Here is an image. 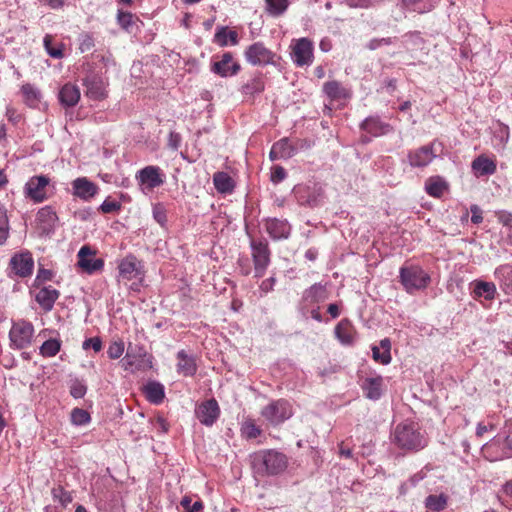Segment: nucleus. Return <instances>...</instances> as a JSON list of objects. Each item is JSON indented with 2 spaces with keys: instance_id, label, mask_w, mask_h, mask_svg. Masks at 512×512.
I'll return each instance as SVG.
<instances>
[{
  "instance_id": "nucleus-1",
  "label": "nucleus",
  "mask_w": 512,
  "mask_h": 512,
  "mask_svg": "<svg viewBox=\"0 0 512 512\" xmlns=\"http://www.w3.org/2000/svg\"><path fill=\"white\" fill-rule=\"evenodd\" d=\"M255 473L261 476H275L284 472L288 466V457L275 449H266L251 456Z\"/></svg>"
},
{
  "instance_id": "nucleus-2",
  "label": "nucleus",
  "mask_w": 512,
  "mask_h": 512,
  "mask_svg": "<svg viewBox=\"0 0 512 512\" xmlns=\"http://www.w3.org/2000/svg\"><path fill=\"white\" fill-rule=\"evenodd\" d=\"M394 444L406 451H418L426 446V440L414 423H400L393 433Z\"/></svg>"
},
{
  "instance_id": "nucleus-3",
  "label": "nucleus",
  "mask_w": 512,
  "mask_h": 512,
  "mask_svg": "<svg viewBox=\"0 0 512 512\" xmlns=\"http://www.w3.org/2000/svg\"><path fill=\"white\" fill-rule=\"evenodd\" d=\"M399 281L407 293L414 294L426 289L431 278L422 267L410 264L404 265L400 268Z\"/></svg>"
},
{
  "instance_id": "nucleus-4",
  "label": "nucleus",
  "mask_w": 512,
  "mask_h": 512,
  "mask_svg": "<svg viewBox=\"0 0 512 512\" xmlns=\"http://www.w3.org/2000/svg\"><path fill=\"white\" fill-rule=\"evenodd\" d=\"M118 281L125 285L131 282L130 289L137 291L144 279V271L141 261L136 256L129 254L118 265Z\"/></svg>"
},
{
  "instance_id": "nucleus-5",
  "label": "nucleus",
  "mask_w": 512,
  "mask_h": 512,
  "mask_svg": "<svg viewBox=\"0 0 512 512\" xmlns=\"http://www.w3.org/2000/svg\"><path fill=\"white\" fill-rule=\"evenodd\" d=\"M249 245L254 265V277L261 278L271 263L272 253L269 243L264 237H250Z\"/></svg>"
},
{
  "instance_id": "nucleus-6",
  "label": "nucleus",
  "mask_w": 512,
  "mask_h": 512,
  "mask_svg": "<svg viewBox=\"0 0 512 512\" xmlns=\"http://www.w3.org/2000/svg\"><path fill=\"white\" fill-rule=\"evenodd\" d=\"M121 362L123 368L127 371L132 373L144 372L153 367V356L147 352L143 345L132 346L130 344Z\"/></svg>"
},
{
  "instance_id": "nucleus-7",
  "label": "nucleus",
  "mask_w": 512,
  "mask_h": 512,
  "mask_svg": "<svg viewBox=\"0 0 512 512\" xmlns=\"http://www.w3.org/2000/svg\"><path fill=\"white\" fill-rule=\"evenodd\" d=\"M293 196L301 206L317 207L325 198V191L321 184H298L292 190Z\"/></svg>"
},
{
  "instance_id": "nucleus-8",
  "label": "nucleus",
  "mask_w": 512,
  "mask_h": 512,
  "mask_svg": "<svg viewBox=\"0 0 512 512\" xmlns=\"http://www.w3.org/2000/svg\"><path fill=\"white\" fill-rule=\"evenodd\" d=\"M34 336V326L26 320L13 322L9 331L10 347L22 350L32 344Z\"/></svg>"
},
{
  "instance_id": "nucleus-9",
  "label": "nucleus",
  "mask_w": 512,
  "mask_h": 512,
  "mask_svg": "<svg viewBox=\"0 0 512 512\" xmlns=\"http://www.w3.org/2000/svg\"><path fill=\"white\" fill-rule=\"evenodd\" d=\"M290 56L297 67L310 66L314 60V44L306 38L295 39L291 43Z\"/></svg>"
},
{
  "instance_id": "nucleus-10",
  "label": "nucleus",
  "mask_w": 512,
  "mask_h": 512,
  "mask_svg": "<svg viewBox=\"0 0 512 512\" xmlns=\"http://www.w3.org/2000/svg\"><path fill=\"white\" fill-rule=\"evenodd\" d=\"M262 417L271 425L277 426L293 415L292 406L285 399H278L261 410Z\"/></svg>"
},
{
  "instance_id": "nucleus-11",
  "label": "nucleus",
  "mask_w": 512,
  "mask_h": 512,
  "mask_svg": "<svg viewBox=\"0 0 512 512\" xmlns=\"http://www.w3.org/2000/svg\"><path fill=\"white\" fill-rule=\"evenodd\" d=\"M51 179L46 175L32 176L24 187L25 197L35 203H42L48 199V189Z\"/></svg>"
},
{
  "instance_id": "nucleus-12",
  "label": "nucleus",
  "mask_w": 512,
  "mask_h": 512,
  "mask_svg": "<svg viewBox=\"0 0 512 512\" xmlns=\"http://www.w3.org/2000/svg\"><path fill=\"white\" fill-rule=\"evenodd\" d=\"M34 269V260L29 251L15 253L8 265V276L10 278H26L32 275Z\"/></svg>"
},
{
  "instance_id": "nucleus-13",
  "label": "nucleus",
  "mask_w": 512,
  "mask_h": 512,
  "mask_svg": "<svg viewBox=\"0 0 512 512\" xmlns=\"http://www.w3.org/2000/svg\"><path fill=\"white\" fill-rule=\"evenodd\" d=\"M136 179L143 192H152L165 182V174L158 166L149 165L137 172Z\"/></svg>"
},
{
  "instance_id": "nucleus-14",
  "label": "nucleus",
  "mask_w": 512,
  "mask_h": 512,
  "mask_svg": "<svg viewBox=\"0 0 512 512\" xmlns=\"http://www.w3.org/2000/svg\"><path fill=\"white\" fill-rule=\"evenodd\" d=\"M328 297L329 292L326 284L315 283L303 291L300 301V310L306 315L310 307L320 305L325 302Z\"/></svg>"
},
{
  "instance_id": "nucleus-15",
  "label": "nucleus",
  "mask_w": 512,
  "mask_h": 512,
  "mask_svg": "<svg viewBox=\"0 0 512 512\" xmlns=\"http://www.w3.org/2000/svg\"><path fill=\"white\" fill-rule=\"evenodd\" d=\"M244 56L247 62L254 66H266L274 64L275 53L262 42H255L247 47Z\"/></svg>"
},
{
  "instance_id": "nucleus-16",
  "label": "nucleus",
  "mask_w": 512,
  "mask_h": 512,
  "mask_svg": "<svg viewBox=\"0 0 512 512\" xmlns=\"http://www.w3.org/2000/svg\"><path fill=\"white\" fill-rule=\"evenodd\" d=\"M210 70L220 77L235 76L241 70L240 64L234 60L231 52H225L220 57H214Z\"/></svg>"
},
{
  "instance_id": "nucleus-17",
  "label": "nucleus",
  "mask_w": 512,
  "mask_h": 512,
  "mask_svg": "<svg viewBox=\"0 0 512 512\" xmlns=\"http://www.w3.org/2000/svg\"><path fill=\"white\" fill-rule=\"evenodd\" d=\"M436 157L434 142L408 151L407 160L413 168H424Z\"/></svg>"
},
{
  "instance_id": "nucleus-18",
  "label": "nucleus",
  "mask_w": 512,
  "mask_h": 512,
  "mask_svg": "<svg viewBox=\"0 0 512 512\" xmlns=\"http://www.w3.org/2000/svg\"><path fill=\"white\" fill-rule=\"evenodd\" d=\"M266 86L265 76L262 72L256 71L244 82L239 91L244 101H253L256 96L264 92Z\"/></svg>"
},
{
  "instance_id": "nucleus-19",
  "label": "nucleus",
  "mask_w": 512,
  "mask_h": 512,
  "mask_svg": "<svg viewBox=\"0 0 512 512\" xmlns=\"http://www.w3.org/2000/svg\"><path fill=\"white\" fill-rule=\"evenodd\" d=\"M195 414L201 424L212 426L220 416L218 402L214 398L203 401L196 407Z\"/></svg>"
},
{
  "instance_id": "nucleus-20",
  "label": "nucleus",
  "mask_w": 512,
  "mask_h": 512,
  "mask_svg": "<svg viewBox=\"0 0 512 512\" xmlns=\"http://www.w3.org/2000/svg\"><path fill=\"white\" fill-rule=\"evenodd\" d=\"M78 265L88 274L101 271L104 267V260L95 257V251L85 245L78 252Z\"/></svg>"
},
{
  "instance_id": "nucleus-21",
  "label": "nucleus",
  "mask_w": 512,
  "mask_h": 512,
  "mask_svg": "<svg viewBox=\"0 0 512 512\" xmlns=\"http://www.w3.org/2000/svg\"><path fill=\"white\" fill-rule=\"evenodd\" d=\"M264 228L273 240L287 239L291 234V225L285 219L267 218Z\"/></svg>"
},
{
  "instance_id": "nucleus-22",
  "label": "nucleus",
  "mask_w": 512,
  "mask_h": 512,
  "mask_svg": "<svg viewBox=\"0 0 512 512\" xmlns=\"http://www.w3.org/2000/svg\"><path fill=\"white\" fill-rule=\"evenodd\" d=\"M360 129L366 133L379 137L393 132V127L380 119L379 116H369L360 124Z\"/></svg>"
},
{
  "instance_id": "nucleus-23",
  "label": "nucleus",
  "mask_w": 512,
  "mask_h": 512,
  "mask_svg": "<svg viewBox=\"0 0 512 512\" xmlns=\"http://www.w3.org/2000/svg\"><path fill=\"white\" fill-rule=\"evenodd\" d=\"M471 169L476 177L493 175L497 170V162L494 157L481 154L471 163Z\"/></svg>"
},
{
  "instance_id": "nucleus-24",
  "label": "nucleus",
  "mask_w": 512,
  "mask_h": 512,
  "mask_svg": "<svg viewBox=\"0 0 512 512\" xmlns=\"http://www.w3.org/2000/svg\"><path fill=\"white\" fill-rule=\"evenodd\" d=\"M72 188L73 195L85 201L93 198L99 191V187L86 177L76 178L72 182Z\"/></svg>"
},
{
  "instance_id": "nucleus-25",
  "label": "nucleus",
  "mask_w": 512,
  "mask_h": 512,
  "mask_svg": "<svg viewBox=\"0 0 512 512\" xmlns=\"http://www.w3.org/2000/svg\"><path fill=\"white\" fill-rule=\"evenodd\" d=\"M86 95L92 100H102L107 97L106 84L102 77L90 75L84 79Z\"/></svg>"
},
{
  "instance_id": "nucleus-26",
  "label": "nucleus",
  "mask_w": 512,
  "mask_h": 512,
  "mask_svg": "<svg viewBox=\"0 0 512 512\" xmlns=\"http://www.w3.org/2000/svg\"><path fill=\"white\" fill-rule=\"evenodd\" d=\"M60 297V292L52 286H42L35 294V301L39 304L44 312H50L57 299Z\"/></svg>"
},
{
  "instance_id": "nucleus-27",
  "label": "nucleus",
  "mask_w": 512,
  "mask_h": 512,
  "mask_svg": "<svg viewBox=\"0 0 512 512\" xmlns=\"http://www.w3.org/2000/svg\"><path fill=\"white\" fill-rule=\"evenodd\" d=\"M335 336L343 345H353L357 338V331L348 318L342 319L335 327Z\"/></svg>"
},
{
  "instance_id": "nucleus-28",
  "label": "nucleus",
  "mask_w": 512,
  "mask_h": 512,
  "mask_svg": "<svg viewBox=\"0 0 512 512\" xmlns=\"http://www.w3.org/2000/svg\"><path fill=\"white\" fill-rule=\"evenodd\" d=\"M296 150L297 148L291 143L289 138L284 137L272 145L269 157L272 161L288 159L294 156Z\"/></svg>"
},
{
  "instance_id": "nucleus-29",
  "label": "nucleus",
  "mask_w": 512,
  "mask_h": 512,
  "mask_svg": "<svg viewBox=\"0 0 512 512\" xmlns=\"http://www.w3.org/2000/svg\"><path fill=\"white\" fill-rule=\"evenodd\" d=\"M80 90L70 82L64 84L58 94L59 102L64 107H74L80 100Z\"/></svg>"
},
{
  "instance_id": "nucleus-30",
  "label": "nucleus",
  "mask_w": 512,
  "mask_h": 512,
  "mask_svg": "<svg viewBox=\"0 0 512 512\" xmlns=\"http://www.w3.org/2000/svg\"><path fill=\"white\" fill-rule=\"evenodd\" d=\"M177 372L185 377H192L197 372V364L194 356L189 355L185 350L177 353Z\"/></svg>"
},
{
  "instance_id": "nucleus-31",
  "label": "nucleus",
  "mask_w": 512,
  "mask_h": 512,
  "mask_svg": "<svg viewBox=\"0 0 512 512\" xmlns=\"http://www.w3.org/2000/svg\"><path fill=\"white\" fill-rule=\"evenodd\" d=\"M23 102L30 108H38L42 101L40 89L31 83H25L20 88Z\"/></svg>"
},
{
  "instance_id": "nucleus-32",
  "label": "nucleus",
  "mask_w": 512,
  "mask_h": 512,
  "mask_svg": "<svg viewBox=\"0 0 512 512\" xmlns=\"http://www.w3.org/2000/svg\"><path fill=\"white\" fill-rule=\"evenodd\" d=\"M323 92L331 101L350 98V92L339 81L331 80L323 84Z\"/></svg>"
},
{
  "instance_id": "nucleus-33",
  "label": "nucleus",
  "mask_w": 512,
  "mask_h": 512,
  "mask_svg": "<svg viewBox=\"0 0 512 512\" xmlns=\"http://www.w3.org/2000/svg\"><path fill=\"white\" fill-rule=\"evenodd\" d=\"M383 378L381 376L364 379L361 388L365 396L371 400H378L382 395Z\"/></svg>"
},
{
  "instance_id": "nucleus-34",
  "label": "nucleus",
  "mask_w": 512,
  "mask_h": 512,
  "mask_svg": "<svg viewBox=\"0 0 512 512\" xmlns=\"http://www.w3.org/2000/svg\"><path fill=\"white\" fill-rule=\"evenodd\" d=\"M213 184L217 192L224 195L232 194L236 186L234 179L223 171L214 173Z\"/></svg>"
},
{
  "instance_id": "nucleus-35",
  "label": "nucleus",
  "mask_w": 512,
  "mask_h": 512,
  "mask_svg": "<svg viewBox=\"0 0 512 512\" xmlns=\"http://www.w3.org/2000/svg\"><path fill=\"white\" fill-rule=\"evenodd\" d=\"M495 279L506 294H512V264H503L494 271Z\"/></svg>"
},
{
  "instance_id": "nucleus-36",
  "label": "nucleus",
  "mask_w": 512,
  "mask_h": 512,
  "mask_svg": "<svg viewBox=\"0 0 512 512\" xmlns=\"http://www.w3.org/2000/svg\"><path fill=\"white\" fill-rule=\"evenodd\" d=\"M471 285L473 286L475 299L484 298L485 300H493L495 298L497 290L493 282L475 280Z\"/></svg>"
},
{
  "instance_id": "nucleus-37",
  "label": "nucleus",
  "mask_w": 512,
  "mask_h": 512,
  "mask_svg": "<svg viewBox=\"0 0 512 512\" xmlns=\"http://www.w3.org/2000/svg\"><path fill=\"white\" fill-rule=\"evenodd\" d=\"M448 187V183L440 176L429 177L425 182L426 193L434 198H441Z\"/></svg>"
},
{
  "instance_id": "nucleus-38",
  "label": "nucleus",
  "mask_w": 512,
  "mask_h": 512,
  "mask_svg": "<svg viewBox=\"0 0 512 512\" xmlns=\"http://www.w3.org/2000/svg\"><path fill=\"white\" fill-rule=\"evenodd\" d=\"M37 220L43 231L50 232L54 229L58 216L51 206H45L38 211Z\"/></svg>"
},
{
  "instance_id": "nucleus-39",
  "label": "nucleus",
  "mask_w": 512,
  "mask_h": 512,
  "mask_svg": "<svg viewBox=\"0 0 512 512\" xmlns=\"http://www.w3.org/2000/svg\"><path fill=\"white\" fill-rule=\"evenodd\" d=\"M144 394L146 399L152 404H160L165 397L164 386L157 381H149L144 386Z\"/></svg>"
},
{
  "instance_id": "nucleus-40",
  "label": "nucleus",
  "mask_w": 512,
  "mask_h": 512,
  "mask_svg": "<svg viewBox=\"0 0 512 512\" xmlns=\"http://www.w3.org/2000/svg\"><path fill=\"white\" fill-rule=\"evenodd\" d=\"M214 42L220 47H226L228 44H238V33L235 30H228L227 27H219L214 35Z\"/></svg>"
},
{
  "instance_id": "nucleus-41",
  "label": "nucleus",
  "mask_w": 512,
  "mask_h": 512,
  "mask_svg": "<svg viewBox=\"0 0 512 512\" xmlns=\"http://www.w3.org/2000/svg\"><path fill=\"white\" fill-rule=\"evenodd\" d=\"M448 499L449 497L444 493L439 495L431 494L425 499V508L427 509V512L443 511L447 507Z\"/></svg>"
},
{
  "instance_id": "nucleus-42",
  "label": "nucleus",
  "mask_w": 512,
  "mask_h": 512,
  "mask_svg": "<svg viewBox=\"0 0 512 512\" xmlns=\"http://www.w3.org/2000/svg\"><path fill=\"white\" fill-rule=\"evenodd\" d=\"M44 48L47 54L54 59H61L64 57V44H53V36L46 34L43 39Z\"/></svg>"
},
{
  "instance_id": "nucleus-43",
  "label": "nucleus",
  "mask_w": 512,
  "mask_h": 512,
  "mask_svg": "<svg viewBox=\"0 0 512 512\" xmlns=\"http://www.w3.org/2000/svg\"><path fill=\"white\" fill-rule=\"evenodd\" d=\"M240 431L241 435L247 440L255 439L262 434V429L252 418H247L242 422Z\"/></svg>"
},
{
  "instance_id": "nucleus-44",
  "label": "nucleus",
  "mask_w": 512,
  "mask_h": 512,
  "mask_svg": "<svg viewBox=\"0 0 512 512\" xmlns=\"http://www.w3.org/2000/svg\"><path fill=\"white\" fill-rule=\"evenodd\" d=\"M267 12L274 16L282 15L288 8V0H265Z\"/></svg>"
},
{
  "instance_id": "nucleus-45",
  "label": "nucleus",
  "mask_w": 512,
  "mask_h": 512,
  "mask_svg": "<svg viewBox=\"0 0 512 512\" xmlns=\"http://www.w3.org/2000/svg\"><path fill=\"white\" fill-rule=\"evenodd\" d=\"M61 348V342L57 339H48L40 347V354L44 357L55 356Z\"/></svg>"
},
{
  "instance_id": "nucleus-46",
  "label": "nucleus",
  "mask_w": 512,
  "mask_h": 512,
  "mask_svg": "<svg viewBox=\"0 0 512 512\" xmlns=\"http://www.w3.org/2000/svg\"><path fill=\"white\" fill-rule=\"evenodd\" d=\"M117 22L122 29L130 33L135 25V17L130 12L118 10Z\"/></svg>"
},
{
  "instance_id": "nucleus-47",
  "label": "nucleus",
  "mask_w": 512,
  "mask_h": 512,
  "mask_svg": "<svg viewBox=\"0 0 512 512\" xmlns=\"http://www.w3.org/2000/svg\"><path fill=\"white\" fill-rule=\"evenodd\" d=\"M51 493L53 499L59 501L63 507H66L73 500L71 493L66 491L61 485L53 487Z\"/></svg>"
},
{
  "instance_id": "nucleus-48",
  "label": "nucleus",
  "mask_w": 512,
  "mask_h": 512,
  "mask_svg": "<svg viewBox=\"0 0 512 512\" xmlns=\"http://www.w3.org/2000/svg\"><path fill=\"white\" fill-rule=\"evenodd\" d=\"M9 236V221L6 209L0 206V245H3Z\"/></svg>"
},
{
  "instance_id": "nucleus-49",
  "label": "nucleus",
  "mask_w": 512,
  "mask_h": 512,
  "mask_svg": "<svg viewBox=\"0 0 512 512\" xmlns=\"http://www.w3.org/2000/svg\"><path fill=\"white\" fill-rule=\"evenodd\" d=\"M91 420L90 414L81 408H74L71 412V421L75 425H85Z\"/></svg>"
},
{
  "instance_id": "nucleus-50",
  "label": "nucleus",
  "mask_w": 512,
  "mask_h": 512,
  "mask_svg": "<svg viewBox=\"0 0 512 512\" xmlns=\"http://www.w3.org/2000/svg\"><path fill=\"white\" fill-rule=\"evenodd\" d=\"M122 208L120 202L112 200L111 197H107L99 207V211L104 214L119 212Z\"/></svg>"
},
{
  "instance_id": "nucleus-51",
  "label": "nucleus",
  "mask_w": 512,
  "mask_h": 512,
  "mask_svg": "<svg viewBox=\"0 0 512 512\" xmlns=\"http://www.w3.org/2000/svg\"><path fill=\"white\" fill-rule=\"evenodd\" d=\"M153 218L161 227H165L167 223V212L163 204L157 203L153 206Z\"/></svg>"
},
{
  "instance_id": "nucleus-52",
  "label": "nucleus",
  "mask_w": 512,
  "mask_h": 512,
  "mask_svg": "<svg viewBox=\"0 0 512 512\" xmlns=\"http://www.w3.org/2000/svg\"><path fill=\"white\" fill-rule=\"evenodd\" d=\"M94 38L92 34L84 32L79 36V49L82 53L89 52L94 47Z\"/></svg>"
},
{
  "instance_id": "nucleus-53",
  "label": "nucleus",
  "mask_w": 512,
  "mask_h": 512,
  "mask_svg": "<svg viewBox=\"0 0 512 512\" xmlns=\"http://www.w3.org/2000/svg\"><path fill=\"white\" fill-rule=\"evenodd\" d=\"M380 349H382V356L383 359L380 358V363L383 365H387L391 362V341L389 338H384L380 341V346H378Z\"/></svg>"
},
{
  "instance_id": "nucleus-54",
  "label": "nucleus",
  "mask_w": 512,
  "mask_h": 512,
  "mask_svg": "<svg viewBox=\"0 0 512 512\" xmlns=\"http://www.w3.org/2000/svg\"><path fill=\"white\" fill-rule=\"evenodd\" d=\"M180 505L186 512H201L203 510V503L201 501H195L192 504V500L188 496L182 498Z\"/></svg>"
},
{
  "instance_id": "nucleus-55",
  "label": "nucleus",
  "mask_w": 512,
  "mask_h": 512,
  "mask_svg": "<svg viewBox=\"0 0 512 512\" xmlns=\"http://www.w3.org/2000/svg\"><path fill=\"white\" fill-rule=\"evenodd\" d=\"M52 278L53 273L51 270L40 268L34 280L33 286L36 288H40L45 282L52 280Z\"/></svg>"
},
{
  "instance_id": "nucleus-56",
  "label": "nucleus",
  "mask_w": 512,
  "mask_h": 512,
  "mask_svg": "<svg viewBox=\"0 0 512 512\" xmlns=\"http://www.w3.org/2000/svg\"><path fill=\"white\" fill-rule=\"evenodd\" d=\"M86 391H87L86 385L78 379L74 380L70 386V394L72 397H74L76 399L84 397L86 394Z\"/></svg>"
},
{
  "instance_id": "nucleus-57",
  "label": "nucleus",
  "mask_w": 512,
  "mask_h": 512,
  "mask_svg": "<svg viewBox=\"0 0 512 512\" xmlns=\"http://www.w3.org/2000/svg\"><path fill=\"white\" fill-rule=\"evenodd\" d=\"M124 352V343L122 341H114L108 347L107 354L110 359H118Z\"/></svg>"
},
{
  "instance_id": "nucleus-58",
  "label": "nucleus",
  "mask_w": 512,
  "mask_h": 512,
  "mask_svg": "<svg viewBox=\"0 0 512 512\" xmlns=\"http://www.w3.org/2000/svg\"><path fill=\"white\" fill-rule=\"evenodd\" d=\"M395 40H396V38H391V37L373 38L367 43L366 47L369 50H376L382 46H388V45L393 44Z\"/></svg>"
},
{
  "instance_id": "nucleus-59",
  "label": "nucleus",
  "mask_w": 512,
  "mask_h": 512,
  "mask_svg": "<svg viewBox=\"0 0 512 512\" xmlns=\"http://www.w3.org/2000/svg\"><path fill=\"white\" fill-rule=\"evenodd\" d=\"M287 176L285 169L282 166L276 165L271 169V181L274 184L282 182Z\"/></svg>"
},
{
  "instance_id": "nucleus-60",
  "label": "nucleus",
  "mask_w": 512,
  "mask_h": 512,
  "mask_svg": "<svg viewBox=\"0 0 512 512\" xmlns=\"http://www.w3.org/2000/svg\"><path fill=\"white\" fill-rule=\"evenodd\" d=\"M424 477H425V474L422 472H418V473L414 474L413 476H411L406 482H404L401 485V493H405V490L408 489L409 487L416 486L421 480L424 479Z\"/></svg>"
},
{
  "instance_id": "nucleus-61",
  "label": "nucleus",
  "mask_w": 512,
  "mask_h": 512,
  "mask_svg": "<svg viewBox=\"0 0 512 512\" xmlns=\"http://www.w3.org/2000/svg\"><path fill=\"white\" fill-rule=\"evenodd\" d=\"M82 347L85 350L92 348L95 352H99L102 349V341L99 337L88 338L83 342Z\"/></svg>"
},
{
  "instance_id": "nucleus-62",
  "label": "nucleus",
  "mask_w": 512,
  "mask_h": 512,
  "mask_svg": "<svg viewBox=\"0 0 512 512\" xmlns=\"http://www.w3.org/2000/svg\"><path fill=\"white\" fill-rule=\"evenodd\" d=\"M497 220L506 227L512 228V213L501 210L496 212Z\"/></svg>"
},
{
  "instance_id": "nucleus-63",
  "label": "nucleus",
  "mask_w": 512,
  "mask_h": 512,
  "mask_svg": "<svg viewBox=\"0 0 512 512\" xmlns=\"http://www.w3.org/2000/svg\"><path fill=\"white\" fill-rule=\"evenodd\" d=\"M503 495L510 499L511 503H509L508 500L503 499V496H499V499L502 501V504L512 508V480L506 482V484L503 486Z\"/></svg>"
},
{
  "instance_id": "nucleus-64",
  "label": "nucleus",
  "mask_w": 512,
  "mask_h": 512,
  "mask_svg": "<svg viewBox=\"0 0 512 512\" xmlns=\"http://www.w3.org/2000/svg\"><path fill=\"white\" fill-rule=\"evenodd\" d=\"M470 212L472 214L471 215V222L473 224L478 225V224L482 223V221H483L482 210H481V208L478 205H476V204L471 205L470 206Z\"/></svg>"
}]
</instances>
